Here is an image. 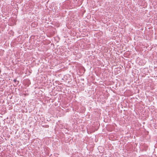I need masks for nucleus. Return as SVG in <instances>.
<instances>
[{"mask_svg": "<svg viewBox=\"0 0 157 157\" xmlns=\"http://www.w3.org/2000/svg\"><path fill=\"white\" fill-rule=\"evenodd\" d=\"M13 81L15 82H19L18 81H17V80L16 79H14Z\"/></svg>", "mask_w": 157, "mask_h": 157, "instance_id": "f257e3e1", "label": "nucleus"}]
</instances>
